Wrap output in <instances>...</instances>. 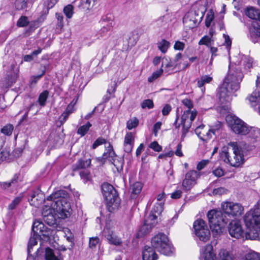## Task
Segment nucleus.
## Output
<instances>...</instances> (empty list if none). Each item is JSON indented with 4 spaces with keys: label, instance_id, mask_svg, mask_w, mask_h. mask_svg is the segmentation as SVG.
Wrapping results in <instances>:
<instances>
[{
    "label": "nucleus",
    "instance_id": "09e8293b",
    "mask_svg": "<svg viewBox=\"0 0 260 260\" xmlns=\"http://www.w3.org/2000/svg\"><path fill=\"white\" fill-rule=\"evenodd\" d=\"M29 23L28 18L26 16H21L17 21V25L19 27H25Z\"/></svg>",
    "mask_w": 260,
    "mask_h": 260
},
{
    "label": "nucleus",
    "instance_id": "e2e57ef3",
    "mask_svg": "<svg viewBox=\"0 0 260 260\" xmlns=\"http://www.w3.org/2000/svg\"><path fill=\"white\" fill-rule=\"evenodd\" d=\"M228 192V190L224 187H218L215 188L213 191V193L215 195H221L225 194Z\"/></svg>",
    "mask_w": 260,
    "mask_h": 260
},
{
    "label": "nucleus",
    "instance_id": "4c0bfd02",
    "mask_svg": "<svg viewBox=\"0 0 260 260\" xmlns=\"http://www.w3.org/2000/svg\"><path fill=\"white\" fill-rule=\"evenodd\" d=\"M48 96L49 92L47 90L43 91L40 94L38 99V102L40 106H44L45 105V102L48 98Z\"/></svg>",
    "mask_w": 260,
    "mask_h": 260
},
{
    "label": "nucleus",
    "instance_id": "5701e85b",
    "mask_svg": "<svg viewBox=\"0 0 260 260\" xmlns=\"http://www.w3.org/2000/svg\"><path fill=\"white\" fill-rule=\"evenodd\" d=\"M177 63L174 62L170 58H165L162 59L161 68H164V71L168 73L172 72L177 66Z\"/></svg>",
    "mask_w": 260,
    "mask_h": 260
},
{
    "label": "nucleus",
    "instance_id": "9b49d317",
    "mask_svg": "<svg viewBox=\"0 0 260 260\" xmlns=\"http://www.w3.org/2000/svg\"><path fill=\"white\" fill-rule=\"evenodd\" d=\"M50 208L56 211L62 219L68 218L72 212L70 203L68 201V198H63L51 203Z\"/></svg>",
    "mask_w": 260,
    "mask_h": 260
},
{
    "label": "nucleus",
    "instance_id": "774afa93",
    "mask_svg": "<svg viewBox=\"0 0 260 260\" xmlns=\"http://www.w3.org/2000/svg\"><path fill=\"white\" fill-rule=\"evenodd\" d=\"M171 107L169 104H166L162 109V114L164 116L168 115L171 110Z\"/></svg>",
    "mask_w": 260,
    "mask_h": 260
},
{
    "label": "nucleus",
    "instance_id": "6ab92c4d",
    "mask_svg": "<svg viewBox=\"0 0 260 260\" xmlns=\"http://www.w3.org/2000/svg\"><path fill=\"white\" fill-rule=\"evenodd\" d=\"M164 209L163 202L156 203L153 209H152L151 213L148 218L149 220L151 221H156L157 216L159 215Z\"/></svg>",
    "mask_w": 260,
    "mask_h": 260
},
{
    "label": "nucleus",
    "instance_id": "58836bf2",
    "mask_svg": "<svg viewBox=\"0 0 260 260\" xmlns=\"http://www.w3.org/2000/svg\"><path fill=\"white\" fill-rule=\"evenodd\" d=\"M213 42V40H212L211 37H209L208 36H205L200 39L198 44L199 45H204L207 47H209L212 45V42Z\"/></svg>",
    "mask_w": 260,
    "mask_h": 260
},
{
    "label": "nucleus",
    "instance_id": "2f4dec72",
    "mask_svg": "<svg viewBox=\"0 0 260 260\" xmlns=\"http://www.w3.org/2000/svg\"><path fill=\"white\" fill-rule=\"evenodd\" d=\"M109 160L112 162L117 170H121L124 165V160L121 157H119L115 154V156L111 157Z\"/></svg>",
    "mask_w": 260,
    "mask_h": 260
},
{
    "label": "nucleus",
    "instance_id": "412c9836",
    "mask_svg": "<svg viewBox=\"0 0 260 260\" xmlns=\"http://www.w3.org/2000/svg\"><path fill=\"white\" fill-rule=\"evenodd\" d=\"M68 197L69 194L67 191L60 189L53 192L47 197V200L51 201L52 203L56 200H60L63 198H68Z\"/></svg>",
    "mask_w": 260,
    "mask_h": 260
},
{
    "label": "nucleus",
    "instance_id": "7ed1b4c3",
    "mask_svg": "<svg viewBox=\"0 0 260 260\" xmlns=\"http://www.w3.org/2000/svg\"><path fill=\"white\" fill-rule=\"evenodd\" d=\"M244 221L249 229L248 236L250 239L258 238L260 232V205L259 202L247 212L244 216Z\"/></svg>",
    "mask_w": 260,
    "mask_h": 260
},
{
    "label": "nucleus",
    "instance_id": "bf43d9fd",
    "mask_svg": "<svg viewBox=\"0 0 260 260\" xmlns=\"http://www.w3.org/2000/svg\"><path fill=\"white\" fill-rule=\"evenodd\" d=\"M21 200L22 198L20 197H18L15 198L12 202L9 205V209L10 210L14 209L20 203Z\"/></svg>",
    "mask_w": 260,
    "mask_h": 260
},
{
    "label": "nucleus",
    "instance_id": "8fccbe9b",
    "mask_svg": "<svg viewBox=\"0 0 260 260\" xmlns=\"http://www.w3.org/2000/svg\"><path fill=\"white\" fill-rule=\"evenodd\" d=\"M154 107V104L152 100L147 99L143 101L141 103V107L143 109L147 108L150 109Z\"/></svg>",
    "mask_w": 260,
    "mask_h": 260
},
{
    "label": "nucleus",
    "instance_id": "bb28decb",
    "mask_svg": "<svg viewBox=\"0 0 260 260\" xmlns=\"http://www.w3.org/2000/svg\"><path fill=\"white\" fill-rule=\"evenodd\" d=\"M44 202V197L43 193H39L37 195L32 193L30 199V204L35 207H39Z\"/></svg>",
    "mask_w": 260,
    "mask_h": 260
},
{
    "label": "nucleus",
    "instance_id": "6e6d98bb",
    "mask_svg": "<svg viewBox=\"0 0 260 260\" xmlns=\"http://www.w3.org/2000/svg\"><path fill=\"white\" fill-rule=\"evenodd\" d=\"M149 147L156 152H160L162 150V147L159 145L156 141H153L151 142Z\"/></svg>",
    "mask_w": 260,
    "mask_h": 260
},
{
    "label": "nucleus",
    "instance_id": "423d86ee",
    "mask_svg": "<svg viewBox=\"0 0 260 260\" xmlns=\"http://www.w3.org/2000/svg\"><path fill=\"white\" fill-rule=\"evenodd\" d=\"M103 194L106 201L107 208L110 212H113L118 209L120 204V200L118 192L114 187L108 183H104L102 185Z\"/></svg>",
    "mask_w": 260,
    "mask_h": 260
},
{
    "label": "nucleus",
    "instance_id": "ea45409f",
    "mask_svg": "<svg viewBox=\"0 0 260 260\" xmlns=\"http://www.w3.org/2000/svg\"><path fill=\"white\" fill-rule=\"evenodd\" d=\"M139 124V120L136 117H133L128 120L126 122V127L129 130L136 127Z\"/></svg>",
    "mask_w": 260,
    "mask_h": 260
},
{
    "label": "nucleus",
    "instance_id": "20e7f679",
    "mask_svg": "<svg viewBox=\"0 0 260 260\" xmlns=\"http://www.w3.org/2000/svg\"><path fill=\"white\" fill-rule=\"evenodd\" d=\"M182 103L184 106L188 109V110L185 111L181 116V123H177L179 116H177L174 125L176 128H178L180 125H182V135L181 140L182 141H184L187 133L189 132V129L191 127V123L195 119L197 111L194 109L191 110L193 108V104L191 101L188 99H185L182 101Z\"/></svg>",
    "mask_w": 260,
    "mask_h": 260
},
{
    "label": "nucleus",
    "instance_id": "e433bc0d",
    "mask_svg": "<svg viewBox=\"0 0 260 260\" xmlns=\"http://www.w3.org/2000/svg\"><path fill=\"white\" fill-rule=\"evenodd\" d=\"M207 225L205 223V222L203 219H198L196 220L193 223V229L194 233H197V229L199 232L201 231L202 229L207 227Z\"/></svg>",
    "mask_w": 260,
    "mask_h": 260
},
{
    "label": "nucleus",
    "instance_id": "a19ab883",
    "mask_svg": "<svg viewBox=\"0 0 260 260\" xmlns=\"http://www.w3.org/2000/svg\"><path fill=\"white\" fill-rule=\"evenodd\" d=\"M27 0H16L15 7L17 10H22L27 7Z\"/></svg>",
    "mask_w": 260,
    "mask_h": 260
},
{
    "label": "nucleus",
    "instance_id": "13d9d810",
    "mask_svg": "<svg viewBox=\"0 0 260 260\" xmlns=\"http://www.w3.org/2000/svg\"><path fill=\"white\" fill-rule=\"evenodd\" d=\"M100 239L98 237L90 238L89 241V246L90 248H94L99 243Z\"/></svg>",
    "mask_w": 260,
    "mask_h": 260
},
{
    "label": "nucleus",
    "instance_id": "4468645a",
    "mask_svg": "<svg viewBox=\"0 0 260 260\" xmlns=\"http://www.w3.org/2000/svg\"><path fill=\"white\" fill-rule=\"evenodd\" d=\"M202 17L203 16H199L195 11L189 12L183 18V24L187 28H193L201 22Z\"/></svg>",
    "mask_w": 260,
    "mask_h": 260
},
{
    "label": "nucleus",
    "instance_id": "37998d69",
    "mask_svg": "<svg viewBox=\"0 0 260 260\" xmlns=\"http://www.w3.org/2000/svg\"><path fill=\"white\" fill-rule=\"evenodd\" d=\"M45 259L46 260H59L53 252V251L50 248H46L45 250Z\"/></svg>",
    "mask_w": 260,
    "mask_h": 260
},
{
    "label": "nucleus",
    "instance_id": "f257e3e1",
    "mask_svg": "<svg viewBox=\"0 0 260 260\" xmlns=\"http://www.w3.org/2000/svg\"><path fill=\"white\" fill-rule=\"evenodd\" d=\"M243 75L238 67H229L228 75L218 88L219 99L222 103H230L234 93L239 89Z\"/></svg>",
    "mask_w": 260,
    "mask_h": 260
},
{
    "label": "nucleus",
    "instance_id": "4d7b16f0",
    "mask_svg": "<svg viewBox=\"0 0 260 260\" xmlns=\"http://www.w3.org/2000/svg\"><path fill=\"white\" fill-rule=\"evenodd\" d=\"M222 124L221 122L217 121L214 125L210 127V129L212 131L213 135H216V133L218 132L222 127Z\"/></svg>",
    "mask_w": 260,
    "mask_h": 260
},
{
    "label": "nucleus",
    "instance_id": "39448f33",
    "mask_svg": "<svg viewBox=\"0 0 260 260\" xmlns=\"http://www.w3.org/2000/svg\"><path fill=\"white\" fill-rule=\"evenodd\" d=\"M245 14L251 20L249 28L250 39L254 43L260 40V10L254 7L249 6L245 8Z\"/></svg>",
    "mask_w": 260,
    "mask_h": 260
},
{
    "label": "nucleus",
    "instance_id": "0eeeda50",
    "mask_svg": "<svg viewBox=\"0 0 260 260\" xmlns=\"http://www.w3.org/2000/svg\"><path fill=\"white\" fill-rule=\"evenodd\" d=\"M222 211L216 209H212L207 213V217L210 229L213 232L218 234L222 232V229L229 221Z\"/></svg>",
    "mask_w": 260,
    "mask_h": 260
},
{
    "label": "nucleus",
    "instance_id": "603ef678",
    "mask_svg": "<svg viewBox=\"0 0 260 260\" xmlns=\"http://www.w3.org/2000/svg\"><path fill=\"white\" fill-rule=\"evenodd\" d=\"M43 220L48 225H52L55 223V220L52 214H50L47 215H44Z\"/></svg>",
    "mask_w": 260,
    "mask_h": 260
},
{
    "label": "nucleus",
    "instance_id": "6e6552de",
    "mask_svg": "<svg viewBox=\"0 0 260 260\" xmlns=\"http://www.w3.org/2000/svg\"><path fill=\"white\" fill-rule=\"evenodd\" d=\"M151 244L154 248L162 254L169 255L173 252V248L169 243L167 236L163 233H159L153 237Z\"/></svg>",
    "mask_w": 260,
    "mask_h": 260
},
{
    "label": "nucleus",
    "instance_id": "0e129e2a",
    "mask_svg": "<svg viewBox=\"0 0 260 260\" xmlns=\"http://www.w3.org/2000/svg\"><path fill=\"white\" fill-rule=\"evenodd\" d=\"M209 160L208 159H203L200 161L197 166V169L199 171H201L209 163Z\"/></svg>",
    "mask_w": 260,
    "mask_h": 260
},
{
    "label": "nucleus",
    "instance_id": "c756f323",
    "mask_svg": "<svg viewBox=\"0 0 260 260\" xmlns=\"http://www.w3.org/2000/svg\"><path fill=\"white\" fill-rule=\"evenodd\" d=\"M142 189V185L140 182H136L130 187L131 198H135L141 192Z\"/></svg>",
    "mask_w": 260,
    "mask_h": 260
},
{
    "label": "nucleus",
    "instance_id": "680f3d73",
    "mask_svg": "<svg viewBox=\"0 0 260 260\" xmlns=\"http://www.w3.org/2000/svg\"><path fill=\"white\" fill-rule=\"evenodd\" d=\"M108 143L106 142L105 139L102 138H99L98 139L95 140V141L92 144V147L93 149H95L99 146L105 144V145L107 144Z\"/></svg>",
    "mask_w": 260,
    "mask_h": 260
},
{
    "label": "nucleus",
    "instance_id": "7c9ffc66",
    "mask_svg": "<svg viewBox=\"0 0 260 260\" xmlns=\"http://www.w3.org/2000/svg\"><path fill=\"white\" fill-rule=\"evenodd\" d=\"M91 159H88L86 160L79 159L77 163L73 166V170L75 171L80 169H85L90 166Z\"/></svg>",
    "mask_w": 260,
    "mask_h": 260
},
{
    "label": "nucleus",
    "instance_id": "c85d7f7f",
    "mask_svg": "<svg viewBox=\"0 0 260 260\" xmlns=\"http://www.w3.org/2000/svg\"><path fill=\"white\" fill-rule=\"evenodd\" d=\"M76 3L78 7L83 11L89 10L94 5L91 0H77Z\"/></svg>",
    "mask_w": 260,
    "mask_h": 260
},
{
    "label": "nucleus",
    "instance_id": "f704fd0d",
    "mask_svg": "<svg viewBox=\"0 0 260 260\" xmlns=\"http://www.w3.org/2000/svg\"><path fill=\"white\" fill-rule=\"evenodd\" d=\"M91 126V124L89 122H87L85 125L80 126L77 133L81 137H83L87 133Z\"/></svg>",
    "mask_w": 260,
    "mask_h": 260
},
{
    "label": "nucleus",
    "instance_id": "a878e982",
    "mask_svg": "<svg viewBox=\"0 0 260 260\" xmlns=\"http://www.w3.org/2000/svg\"><path fill=\"white\" fill-rule=\"evenodd\" d=\"M105 152L103 153L102 157L101 158H97L99 160L102 161L103 160L108 158H109L110 159L111 157L115 156V153L113 150L112 145L110 143H108L107 144L105 145Z\"/></svg>",
    "mask_w": 260,
    "mask_h": 260
},
{
    "label": "nucleus",
    "instance_id": "864d4df0",
    "mask_svg": "<svg viewBox=\"0 0 260 260\" xmlns=\"http://www.w3.org/2000/svg\"><path fill=\"white\" fill-rule=\"evenodd\" d=\"M253 59L249 57H245L243 60V64L246 70L250 69L252 66Z\"/></svg>",
    "mask_w": 260,
    "mask_h": 260
},
{
    "label": "nucleus",
    "instance_id": "f03ea898",
    "mask_svg": "<svg viewBox=\"0 0 260 260\" xmlns=\"http://www.w3.org/2000/svg\"><path fill=\"white\" fill-rule=\"evenodd\" d=\"M246 152V146L242 143L230 142L227 150L224 148L220 153L223 161L231 166L238 167L244 161V155Z\"/></svg>",
    "mask_w": 260,
    "mask_h": 260
},
{
    "label": "nucleus",
    "instance_id": "4be33fe9",
    "mask_svg": "<svg viewBox=\"0 0 260 260\" xmlns=\"http://www.w3.org/2000/svg\"><path fill=\"white\" fill-rule=\"evenodd\" d=\"M199 128L195 129V133L198 135L199 138L204 142H208L212 137V133L210 128H206L203 132H199Z\"/></svg>",
    "mask_w": 260,
    "mask_h": 260
},
{
    "label": "nucleus",
    "instance_id": "49530a36",
    "mask_svg": "<svg viewBox=\"0 0 260 260\" xmlns=\"http://www.w3.org/2000/svg\"><path fill=\"white\" fill-rule=\"evenodd\" d=\"M135 138L132 132H128L126 134L124 143L134 145Z\"/></svg>",
    "mask_w": 260,
    "mask_h": 260
},
{
    "label": "nucleus",
    "instance_id": "cd10ccee",
    "mask_svg": "<svg viewBox=\"0 0 260 260\" xmlns=\"http://www.w3.org/2000/svg\"><path fill=\"white\" fill-rule=\"evenodd\" d=\"M197 231V233L194 234L201 241L206 242L209 239L210 233L207 226L202 229L200 232L198 229Z\"/></svg>",
    "mask_w": 260,
    "mask_h": 260
},
{
    "label": "nucleus",
    "instance_id": "aec40b11",
    "mask_svg": "<svg viewBox=\"0 0 260 260\" xmlns=\"http://www.w3.org/2000/svg\"><path fill=\"white\" fill-rule=\"evenodd\" d=\"M143 260H156L158 258L157 254L151 247L145 246L142 254Z\"/></svg>",
    "mask_w": 260,
    "mask_h": 260
},
{
    "label": "nucleus",
    "instance_id": "3c124183",
    "mask_svg": "<svg viewBox=\"0 0 260 260\" xmlns=\"http://www.w3.org/2000/svg\"><path fill=\"white\" fill-rule=\"evenodd\" d=\"M116 83L115 81L114 82H112L107 89V93H108L110 95L114 93L116 90ZM106 101H108L110 99V95L108 96L106 95Z\"/></svg>",
    "mask_w": 260,
    "mask_h": 260
},
{
    "label": "nucleus",
    "instance_id": "69168bd1",
    "mask_svg": "<svg viewBox=\"0 0 260 260\" xmlns=\"http://www.w3.org/2000/svg\"><path fill=\"white\" fill-rule=\"evenodd\" d=\"M185 48V44L181 41H177L175 42L174 45V48L175 50H183Z\"/></svg>",
    "mask_w": 260,
    "mask_h": 260
},
{
    "label": "nucleus",
    "instance_id": "a211bd4d",
    "mask_svg": "<svg viewBox=\"0 0 260 260\" xmlns=\"http://www.w3.org/2000/svg\"><path fill=\"white\" fill-rule=\"evenodd\" d=\"M103 234L109 243L115 245H120L121 244V240L109 228L107 227L105 228L103 231Z\"/></svg>",
    "mask_w": 260,
    "mask_h": 260
},
{
    "label": "nucleus",
    "instance_id": "052dcab7",
    "mask_svg": "<svg viewBox=\"0 0 260 260\" xmlns=\"http://www.w3.org/2000/svg\"><path fill=\"white\" fill-rule=\"evenodd\" d=\"M249 131L248 133L250 134V136L253 139L257 138L260 134L259 130L257 128L249 127Z\"/></svg>",
    "mask_w": 260,
    "mask_h": 260
},
{
    "label": "nucleus",
    "instance_id": "c9c22d12",
    "mask_svg": "<svg viewBox=\"0 0 260 260\" xmlns=\"http://www.w3.org/2000/svg\"><path fill=\"white\" fill-rule=\"evenodd\" d=\"M39 235L34 233L32 236H31L29 240L28 243L27 251L28 253H29L31 252V249L32 247L37 244V239L39 237Z\"/></svg>",
    "mask_w": 260,
    "mask_h": 260
},
{
    "label": "nucleus",
    "instance_id": "f8f14e48",
    "mask_svg": "<svg viewBox=\"0 0 260 260\" xmlns=\"http://www.w3.org/2000/svg\"><path fill=\"white\" fill-rule=\"evenodd\" d=\"M232 130L236 134L246 135L250 132L248 125L240 118L233 117L231 122H229Z\"/></svg>",
    "mask_w": 260,
    "mask_h": 260
},
{
    "label": "nucleus",
    "instance_id": "79ce46f5",
    "mask_svg": "<svg viewBox=\"0 0 260 260\" xmlns=\"http://www.w3.org/2000/svg\"><path fill=\"white\" fill-rule=\"evenodd\" d=\"M17 183V179L14 177L10 182H5L1 183V186L4 189H8L10 187L16 186Z\"/></svg>",
    "mask_w": 260,
    "mask_h": 260
},
{
    "label": "nucleus",
    "instance_id": "2eb2a0df",
    "mask_svg": "<svg viewBox=\"0 0 260 260\" xmlns=\"http://www.w3.org/2000/svg\"><path fill=\"white\" fill-rule=\"evenodd\" d=\"M228 231L232 237L236 239L244 238V231L240 221L238 220L235 219L230 222L228 226Z\"/></svg>",
    "mask_w": 260,
    "mask_h": 260
},
{
    "label": "nucleus",
    "instance_id": "9d476101",
    "mask_svg": "<svg viewBox=\"0 0 260 260\" xmlns=\"http://www.w3.org/2000/svg\"><path fill=\"white\" fill-rule=\"evenodd\" d=\"M218 255L220 260H234L232 255L225 249H221ZM200 258V260H217L212 245L207 244L204 247Z\"/></svg>",
    "mask_w": 260,
    "mask_h": 260
},
{
    "label": "nucleus",
    "instance_id": "ddd939ff",
    "mask_svg": "<svg viewBox=\"0 0 260 260\" xmlns=\"http://www.w3.org/2000/svg\"><path fill=\"white\" fill-rule=\"evenodd\" d=\"M199 176V173L195 170L188 171L182 181V186L184 190H189L196 184V180Z\"/></svg>",
    "mask_w": 260,
    "mask_h": 260
},
{
    "label": "nucleus",
    "instance_id": "c03bdc74",
    "mask_svg": "<svg viewBox=\"0 0 260 260\" xmlns=\"http://www.w3.org/2000/svg\"><path fill=\"white\" fill-rule=\"evenodd\" d=\"M63 12L68 18H71L74 13V8L72 5H68L63 9Z\"/></svg>",
    "mask_w": 260,
    "mask_h": 260
},
{
    "label": "nucleus",
    "instance_id": "f3484780",
    "mask_svg": "<svg viewBox=\"0 0 260 260\" xmlns=\"http://www.w3.org/2000/svg\"><path fill=\"white\" fill-rule=\"evenodd\" d=\"M32 231L39 236L42 235L44 236H48L50 229L48 228L42 222L35 221L32 226Z\"/></svg>",
    "mask_w": 260,
    "mask_h": 260
},
{
    "label": "nucleus",
    "instance_id": "b1692460",
    "mask_svg": "<svg viewBox=\"0 0 260 260\" xmlns=\"http://www.w3.org/2000/svg\"><path fill=\"white\" fill-rule=\"evenodd\" d=\"M156 223V221H151L150 220H149L148 218H147V219L145 220L144 224L142 226L139 230L138 234L140 236L147 234L149 232L151 229L154 226Z\"/></svg>",
    "mask_w": 260,
    "mask_h": 260
},
{
    "label": "nucleus",
    "instance_id": "a18cd8bd",
    "mask_svg": "<svg viewBox=\"0 0 260 260\" xmlns=\"http://www.w3.org/2000/svg\"><path fill=\"white\" fill-rule=\"evenodd\" d=\"M14 127L11 124H7L1 129V132L4 135L10 136L13 131Z\"/></svg>",
    "mask_w": 260,
    "mask_h": 260
},
{
    "label": "nucleus",
    "instance_id": "dca6fc26",
    "mask_svg": "<svg viewBox=\"0 0 260 260\" xmlns=\"http://www.w3.org/2000/svg\"><path fill=\"white\" fill-rule=\"evenodd\" d=\"M258 79L257 77L256 81V88L253 92L247 98L248 99L251 106L257 112L260 114V88L258 87Z\"/></svg>",
    "mask_w": 260,
    "mask_h": 260
},
{
    "label": "nucleus",
    "instance_id": "393cba45",
    "mask_svg": "<svg viewBox=\"0 0 260 260\" xmlns=\"http://www.w3.org/2000/svg\"><path fill=\"white\" fill-rule=\"evenodd\" d=\"M212 80V77L209 75H203L196 79L197 86L199 88H201L202 92H204L205 90V88L204 87L205 84L210 83Z\"/></svg>",
    "mask_w": 260,
    "mask_h": 260
},
{
    "label": "nucleus",
    "instance_id": "473e14b6",
    "mask_svg": "<svg viewBox=\"0 0 260 260\" xmlns=\"http://www.w3.org/2000/svg\"><path fill=\"white\" fill-rule=\"evenodd\" d=\"M102 24L103 25L100 30L101 34L104 33L110 30L113 27V21L111 20L103 19L102 20Z\"/></svg>",
    "mask_w": 260,
    "mask_h": 260
},
{
    "label": "nucleus",
    "instance_id": "de8ad7c7",
    "mask_svg": "<svg viewBox=\"0 0 260 260\" xmlns=\"http://www.w3.org/2000/svg\"><path fill=\"white\" fill-rule=\"evenodd\" d=\"M245 260H260V258L258 253L251 251L245 255Z\"/></svg>",
    "mask_w": 260,
    "mask_h": 260
},
{
    "label": "nucleus",
    "instance_id": "338daca9",
    "mask_svg": "<svg viewBox=\"0 0 260 260\" xmlns=\"http://www.w3.org/2000/svg\"><path fill=\"white\" fill-rule=\"evenodd\" d=\"M80 175L84 183L89 180V172L88 171L84 170L80 172Z\"/></svg>",
    "mask_w": 260,
    "mask_h": 260
},
{
    "label": "nucleus",
    "instance_id": "1a4fd4ad",
    "mask_svg": "<svg viewBox=\"0 0 260 260\" xmlns=\"http://www.w3.org/2000/svg\"><path fill=\"white\" fill-rule=\"evenodd\" d=\"M221 210L225 216L236 219L243 214L244 208L239 203L224 201L221 204Z\"/></svg>",
    "mask_w": 260,
    "mask_h": 260
},
{
    "label": "nucleus",
    "instance_id": "72a5a7b5",
    "mask_svg": "<svg viewBox=\"0 0 260 260\" xmlns=\"http://www.w3.org/2000/svg\"><path fill=\"white\" fill-rule=\"evenodd\" d=\"M170 43L168 41L163 39L157 43V47L162 53H166L169 48Z\"/></svg>",
    "mask_w": 260,
    "mask_h": 260
},
{
    "label": "nucleus",
    "instance_id": "5fc2aeb1",
    "mask_svg": "<svg viewBox=\"0 0 260 260\" xmlns=\"http://www.w3.org/2000/svg\"><path fill=\"white\" fill-rule=\"evenodd\" d=\"M163 69L161 68L159 70L156 71L155 72H154L152 76L148 78V80L149 82H151L154 80L157 79L163 73Z\"/></svg>",
    "mask_w": 260,
    "mask_h": 260
}]
</instances>
